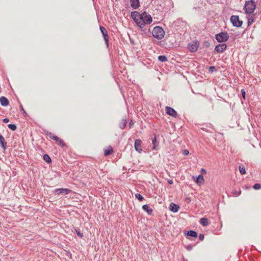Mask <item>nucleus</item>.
I'll return each mask as SVG.
<instances>
[{
  "instance_id": "obj_25",
  "label": "nucleus",
  "mask_w": 261,
  "mask_h": 261,
  "mask_svg": "<svg viewBox=\"0 0 261 261\" xmlns=\"http://www.w3.org/2000/svg\"><path fill=\"white\" fill-rule=\"evenodd\" d=\"M239 171L242 175L245 174L246 173L245 168L243 166H239Z\"/></svg>"
},
{
  "instance_id": "obj_8",
  "label": "nucleus",
  "mask_w": 261,
  "mask_h": 261,
  "mask_svg": "<svg viewBox=\"0 0 261 261\" xmlns=\"http://www.w3.org/2000/svg\"><path fill=\"white\" fill-rule=\"evenodd\" d=\"M100 31L103 35L106 44L108 46V45H109V36L108 35V32H107L106 29L102 26H100Z\"/></svg>"
},
{
  "instance_id": "obj_29",
  "label": "nucleus",
  "mask_w": 261,
  "mask_h": 261,
  "mask_svg": "<svg viewBox=\"0 0 261 261\" xmlns=\"http://www.w3.org/2000/svg\"><path fill=\"white\" fill-rule=\"evenodd\" d=\"M75 232H76V234L80 238H82L83 235V233H81L80 231V229L79 228H76L75 229Z\"/></svg>"
},
{
  "instance_id": "obj_3",
  "label": "nucleus",
  "mask_w": 261,
  "mask_h": 261,
  "mask_svg": "<svg viewBox=\"0 0 261 261\" xmlns=\"http://www.w3.org/2000/svg\"><path fill=\"white\" fill-rule=\"evenodd\" d=\"M152 34L154 38L161 40L164 38L165 32L161 27L156 26L153 28Z\"/></svg>"
},
{
  "instance_id": "obj_17",
  "label": "nucleus",
  "mask_w": 261,
  "mask_h": 261,
  "mask_svg": "<svg viewBox=\"0 0 261 261\" xmlns=\"http://www.w3.org/2000/svg\"><path fill=\"white\" fill-rule=\"evenodd\" d=\"M9 103V100L4 96H1V105L3 106H7Z\"/></svg>"
},
{
  "instance_id": "obj_28",
  "label": "nucleus",
  "mask_w": 261,
  "mask_h": 261,
  "mask_svg": "<svg viewBox=\"0 0 261 261\" xmlns=\"http://www.w3.org/2000/svg\"><path fill=\"white\" fill-rule=\"evenodd\" d=\"M8 126L12 130L14 131L16 129V126L15 124H9Z\"/></svg>"
},
{
  "instance_id": "obj_14",
  "label": "nucleus",
  "mask_w": 261,
  "mask_h": 261,
  "mask_svg": "<svg viewBox=\"0 0 261 261\" xmlns=\"http://www.w3.org/2000/svg\"><path fill=\"white\" fill-rule=\"evenodd\" d=\"M54 140L59 146L63 147L65 145L63 140L61 138H59L58 136H57V137Z\"/></svg>"
},
{
  "instance_id": "obj_38",
  "label": "nucleus",
  "mask_w": 261,
  "mask_h": 261,
  "mask_svg": "<svg viewBox=\"0 0 261 261\" xmlns=\"http://www.w3.org/2000/svg\"><path fill=\"white\" fill-rule=\"evenodd\" d=\"M215 69V67L214 66H211L209 68V70L211 72H212Z\"/></svg>"
},
{
  "instance_id": "obj_27",
  "label": "nucleus",
  "mask_w": 261,
  "mask_h": 261,
  "mask_svg": "<svg viewBox=\"0 0 261 261\" xmlns=\"http://www.w3.org/2000/svg\"><path fill=\"white\" fill-rule=\"evenodd\" d=\"M232 193L236 196H238L241 194V191L240 190H234L232 191Z\"/></svg>"
},
{
  "instance_id": "obj_37",
  "label": "nucleus",
  "mask_w": 261,
  "mask_h": 261,
  "mask_svg": "<svg viewBox=\"0 0 261 261\" xmlns=\"http://www.w3.org/2000/svg\"><path fill=\"white\" fill-rule=\"evenodd\" d=\"M183 153L184 154L187 155H188L189 153V151H188V150L187 149H185L184 151H183Z\"/></svg>"
},
{
  "instance_id": "obj_12",
  "label": "nucleus",
  "mask_w": 261,
  "mask_h": 261,
  "mask_svg": "<svg viewBox=\"0 0 261 261\" xmlns=\"http://www.w3.org/2000/svg\"><path fill=\"white\" fill-rule=\"evenodd\" d=\"M131 7L136 9L140 6L139 0H129Z\"/></svg>"
},
{
  "instance_id": "obj_1",
  "label": "nucleus",
  "mask_w": 261,
  "mask_h": 261,
  "mask_svg": "<svg viewBox=\"0 0 261 261\" xmlns=\"http://www.w3.org/2000/svg\"><path fill=\"white\" fill-rule=\"evenodd\" d=\"M131 16L137 25L140 28H143L145 24H150L152 21L151 16L146 12L140 14L139 12L135 11L132 12Z\"/></svg>"
},
{
  "instance_id": "obj_18",
  "label": "nucleus",
  "mask_w": 261,
  "mask_h": 261,
  "mask_svg": "<svg viewBox=\"0 0 261 261\" xmlns=\"http://www.w3.org/2000/svg\"><path fill=\"white\" fill-rule=\"evenodd\" d=\"M200 223L203 226H206L209 224L208 220L206 218H202L200 219Z\"/></svg>"
},
{
  "instance_id": "obj_26",
  "label": "nucleus",
  "mask_w": 261,
  "mask_h": 261,
  "mask_svg": "<svg viewBox=\"0 0 261 261\" xmlns=\"http://www.w3.org/2000/svg\"><path fill=\"white\" fill-rule=\"evenodd\" d=\"M135 197L139 201H142L143 200H144V197L139 193L136 194H135Z\"/></svg>"
},
{
  "instance_id": "obj_2",
  "label": "nucleus",
  "mask_w": 261,
  "mask_h": 261,
  "mask_svg": "<svg viewBox=\"0 0 261 261\" xmlns=\"http://www.w3.org/2000/svg\"><path fill=\"white\" fill-rule=\"evenodd\" d=\"M255 8V3L253 0H250L245 2L244 10L246 14H250L253 13Z\"/></svg>"
},
{
  "instance_id": "obj_39",
  "label": "nucleus",
  "mask_w": 261,
  "mask_h": 261,
  "mask_svg": "<svg viewBox=\"0 0 261 261\" xmlns=\"http://www.w3.org/2000/svg\"><path fill=\"white\" fill-rule=\"evenodd\" d=\"M3 121L5 123H8L9 121V119L8 118H5L3 119Z\"/></svg>"
},
{
  "instance_id": "obj_42",
  "label": "nucleus",
  "mask_w": 261,
  "mask_h": 261,
  "mask_svg": "<svg viewBox=\"0 0 261 261\" xmlns=\"http://www.w3.org/2000/svg\"><path fill=\"white\" fill-rule=\"evenodd\" d=\"M181 261H188V260L187 259H186V258H184V257H183V258H182Z\"/></svg>"
},
{
  "instance_id": "obj_23",
  "label": "nucleus",
  "mask_w": 261,
  "mask_h": 261,
  "mask_svg": "<svg viewBox=\"0 0 261 261\" xmlns=\"http://www.w3.org/2000/svg\"><path fill=\"white\" fill-rule=\"evenodd\" d=\"M158 60L161 62H165L167 60V58L165 56H159Z\"/></svg>"
},
{
  "instance_id": "obj_11",
  "label": "nucleus",
  "mask_w": 261,
  "mask_h": 261,
  "mask_svg": "<svg viewBox=\"0 0 261 261\" xmlns=\"http://www.w3.org/2000/svg\"><path fill=\"white\" fill-rule=\"evenodd\" d=\"M71 190L67 188H59L55 190V193L57 194H63L65 195L68 194L69 193H70Z\"/></svg>"
},
{
  "instance_id": "obj_33",
  "label": "nucleus",
  "mask_w": 261,
  "mask_h": 261,
  "mask_svg": "<svg viewBox=\"0 0 261 261\" xmlns=\"http://www.w3.org/2000/svg\"><path fill=\"white\" fill-rule=\"evenodd\" d=\"M126 120H125V119H123V120H122V126H121L120 127H121V128H122V129H123V128H124V127H125V125H126Z\"/></svg>"
},
{
  "instance_id": "obj_19",
  "label": "nucleus",
  "mask_w": 261,
  "mask_h": 261,
  "mask_svg": "<svg viewBox=\"0 0 261 261\" xmlns=\"http://www.w3.org/2000/svg\"><path fill=\"white\" fill-rule=\"evenodd\" d=\"M113 152V148L111 146H109L107 149L105 150V155L108 156L112 154Z\"/></svg>"
},
{
  "instance_id": "obj_34",
  "label": "nucleus",
  "mask_w": 261,
  "mask_h": 261,
  "mask_svg": "<svg viewBox=\"0 0 261 261\" xmlns=\"http://www.w3.org/2000/svg\"><path fill=\"white\" fill-rule=\"evenodd\" d=\"M241 94L242 95V96L244 99H245V91L244 89H242L241 91Z\"/></svg>"
},
{
  "instance_id": "obj_20",
  "label": "nucleus",
  "mask_w": 261,
  "mask_h": 261,
  "mask_svg": "<svg viewBox=\"0 0 261 261\" xmlns=\"http://www.w3.org/2000/svg\"><path fill=\"white\" fill-rule=\"evenodd\" d=\"M187 234L189 236L196 238L197 237V233L194 230H189L187 231Z\"/></svg>"
},
{
  "instance_id": "obj_4",
  "label": "nucleus",
  "mask_w": 261,
  "mask_h": 261,
  "mask_svg": "<svg viewBox=\"0 0 261 261\" xmlns=\"http://www.w3.org/2000/svg\"><path fill=\"white\" fill-rule=\"evenodd\" d=\"M215 38L219 42H224L228 40L229 35L226 32H221L216 35Z\"/></svg>"
},
{
  "instance_id": "obj_35",
  "label": "nucleus",
  "mask_w": 261,
  "mask_h": 261,
  "mask_svg": "<svg viewBox=\"0 0 261 261\" xmlns=\"http://www.w3.org/2000/svg\"><path fill=\"white\" fill-rule=\"evenodd\" d=\"M20 111L22 112L23 114L27 115V113L25 112V111H24V109H23V108L22 105H21L20 106Z\"/></svg>"
},
{
  "instance_id": "obj_36",
  "label": "nucleus",
  "mask_w": 261,
  "mask_h": 261,
  "mask_svg": "<svg viewBox=\"0 0 261 261\" xmlns=\"http://www.w3.org/2000/svg\"><path fill=\"white\" fill-rule=\"evenodd\" d=\"M199 238L200 240L203 241L204 238V236L203 234H200L199 236Z\"/></svg>"
},
{
  "instance_id": "obj_30",
  "label": "nucleus",
  "mask_w": 261,
  "mask_h": 261,
  "mask_svg": "<svg viewBox=\"0 0 261 261\" xmlns=\"http://www.w3.org/2000/svg\"><path fill=\"white\" fill-rule=\"evenodd\" d=\"M253 22V18L252 16H251L250 17L248 18V25H251Z\"/></svg>"
},
{
  "instance_id": "obj_5",
  "label": "nucleus",
  "mask_w": 261,
  "mask_h": 261,
  "mask_svg": "<svg viewBox=\"0 0 261 261\" xmlns=\"http://www.w3.org/2000/svg\"><path fill=\"white\" fill-rule=\"evenodd\" d=\"M230 20L232 25L236 27H241L243 23L242 21L240 20L239 17L238 15L231 16Z\"/></svg>"
},
{
  "instance_id": "obj_40",
  "label": "nucleus",
  "mask_w": 261,
  "mask_h": 261,
  "mask_svg": "<svg viewBox=\"0 0 261 261\" xmlns=\"http://www.w3.org/2000/svg\"><path fill=\"white\" fill-rule=\"evenodd\" d=\"M201 172L202 173H204L205 174L206 173V170L203 169V168H202L201 170Z\"/></svg>"
},
{
  "instance_id": "obj_41",
  "label": "nucleus",
  "mask_w": 261,
  "mask_h": 261,
  "mask_svg": "<svg viewBox=\"0 0 261 261\" xmlns=\"http://www.w3.org/2000/svg\"><path fill=\"white\" fill-rule=\"evenodd\" d=\"M168 183L171 185L173 184V181L172 180H168Z\"/></svg>"
},
{
  "instance_id": "obj_16",
  "label": "nucleus",
  "mask_w": 261,
  "mask_h": 261,
  "mask_svg": "<svg viewBox=\"0 0 261 261\" xmlns=\"http://www.w3.org/2000/svg\"><path fill=\"white\" fill-rule=\"evenodd\" d=\"M195 181L198 185H201L204 182V178L201 174L199 175L197 177Z\"/></svg>"
},
{
  "instance_id": "obj_21",
  "label": "nucleus",
  "mask_w": 261,
  "mask_h": 261,
  "mask_svg": "<svg viewBox=\"0 0 261 261\" xmlns=\"http://www.w3.org/2000/svg\"><path fill=\"white\" fill-rule=\"evenodd\" d=\"M6 143L5 142L4 138L1 136V147L3 148L4 149H6Z\"/></svg>"
},
{
  "instance_id": "obj_13",
  "label": "nucleus",
  "mask_w": 261,
  "mask_h": 261,
  "mask_svg": "<svg viewBox=\"0 0 261 261\" xmlns=\"http://www.w3.org/2000/svg\"><path fill=\"white\" fill-rule=\"evenodd\" d=\"M179 209V206L177 204H176L173 203H171L170 204L169 210L171 211H172V212H173L174 213H175V212H178Z\"/></svg>"
},
{
  "instance_id": "obj_9",
  "label": "nucleus",
  "mask_w": 261,
  "mask_h": 261,
  "mask_svg": "<svg viewBox=\"0 0 261 261\" xmlns=\"http://www.w3.org/2000/svg\"><path fill=\"white\" fill-rule=\"evenodd\" d=\"M226 47L227 45L226 44H219L215 47V50L218 53H222L226 49Z\"/></svg>"
},
{
  "instance_id": "obj_15",
  "label": "nucleus",
  "mask_w": 261,
  "mask_h": 261,
  "mask_svg": "<svg viewBox=\"0 0 261 261\" xmlns=\"http://www.w3.org/2000/svg\"><path fill=\"white\" fill-rule=\"evenodd\" d=\"M142 208L144 211L146 212L148 214L151 215L152 214V209L151 208H150L148 205H147V204L143 205L142 206Z\"/></svg>"
},
{
  "instance_id": "obj_24",
  "label": "nucleus",
  "mask_w": 261,
  "mask_h": 261,
  "mask_svg": "<svg viewBox=\"0 0 261 261\" xmlns=\"http://www.w3.org/2000/svg\"><path fill=\"white\" fill-rule=\"evenodd\" d=\"M46 135L48 137H49L50 139H51L53 140H54L57 137L56 135H55V134H54L50 132H47L46 133Z\"/></svg>"
},
{
  "instance_id": "obj_6",
  "label": "nucleus",
  "mask_w": 261,
  "mask_h": 261,
  "mask_svg": "<svg viewBox=\"0 0 261 261\" xmlns=\"http://www.w3.org/2000/svg\"><path fill=\"white\" fill-rule=\"evenodd\" d=\"M198 46L199 44L197 41H193L188 44V49L191 52L194 53L197 51Z\"/></svg>"
},
{
  "instance_id": "obj_31",
  "label": "nucleus",
  "mask_w": 261,
  "mask_h": 261,
  "mask_svg": "<svg viewBox=\"0 0 261 261\" xmlns=\"http://www.w3.org/2000/svg\"><path fill=\"white\" fill-rule=\"evenodd\" d=\"M253 188L255 190H259L261 188V185L259 184H255L253 186Z\"/></svg>"
},
{
  "instance_id": "obj_7",
  "label": "nucleus",
  "mask_w": 261,
  "mask_h": 261,
  "mask_svg": "<svg viewBox=\"0 0 261 261\" xmlns=\"http://www.w3.org/2000/svg\"><path fill=\"white\" fill-rule=\"evenodd\" d=\"M142 141L140 139H136L135 141L134 147L135 150L139 153L142 152Z\"/></svg>"
},
{
  "instance_id": "obj_32",
  "label": "nucleus",
  "mask_w": 261,
  "mask_h": 261,
  "mask_svg": "<svg viewBox=\"0 0 261 261\" xmlns=\"http://www.w3.org/2000/svg\"><path fill=\"white\" fill-rule=\"evenodd\" d=\"M152 144H153V148L154 149H156V146H155V144H156V137H154L152 140Z\"/></svg>"
},
{
  "instance_id": "obj_22",
  "label": "nucleus",
  "mask_w": 261,
  "mask_h": 261,
  "mask_svg": "<svg viewBox=\"0 0 261 261\" xmlns=\"http://www.w3.org/2000/svg\"><path fill=\"white\" fill-rule=\"evenodd\" d=\"M43 160L48 163H50L51 161L50 158L47 154L44 155Z\"/></svg>"
},
{
  "instance_id": "obj_10",
  "label": "nucleus",
  "mask_w": 261,
  "mask_h": 261,
  "mask_svg": "<svg viewBox=\"0 0 261 261\" xmlns=\"http://www.w3.org/2000/svg\"><path fill=\"white\" fill-rule=\"evenodd\" d=\"M166 113L171 116L176 117L177 116V112L173 108L170 107H166L165 109Z\"/></svg>"
}]
</instances>
